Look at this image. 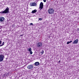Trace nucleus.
Wrapping results in <instances>:
<instances>
[{"instance_id": "f257e3e1", "label": "nucleus", "mask_w": 79, "mask_h": 79, "mask_svg": "<svg viewBox=\"0 0 79 79\" xmlns=\"http://www.w3.org/2000/svg\"><path fill=\"white\" fill-rule=\"evenodd\" d=\"M9 13H10V11H9V8L8 7L6 8L4 10L0 12V13L2 15V14H8Z\"/></svg>"}, {"instance_id": "f03ea898", "label": "nucleus", "mask_w": 79, "mask_h": 79, "mask_svg": "<svg viewBox=\"0 0 79 79\" xmlns=\"http://www.w3.org/2000/svg\"><path fill=\"white\" fill-rule=\"evenodd\" d=\"M54 10L52 8H49L48 10L49 14H53L54 13Z\"/></svg>"}, {"instance_id": "7ed1b4c3", "label": "nucleus", "mask_w": 79, "mask_h": 79, "mask_svg": "<svg viewBox=\"0 0 79 79\" xmlns=\"http://www.w3.org/2000/svg\"><path fill=\"white\" fill-rule=\"evenodd\" d=\"M5 58V56L3 54H0V62L3 61V59Z\"/></svg>"}, {"instance_id": "20e7f679", "label": "nucleus", "mask_w": 79, "mask_h": 79, "mask_svg": "<svg viewBox=\"0 0 79 79\" xmlns=\"http://www.w3.org/2000/svg\"><path fill=\"white\" fill-rule=\"evenodd\" d=\"M34 64H33L29 65L27 67V68L29 69H33L34 68Z\"/></svg>"}, {"instance_id": "39448f33", "label": "nucleus", "mask_w": 79, "mask_h": 79, "mask_svg": "<svg viewBox=\"0 0 79 79\" xmlns=\"http://www.w3.org/2000/svg\"><path fill=\"white\" fill-rule=\"evenodd\" d=\"M44 7V3L42 2H41L40 5L39 9L40 10H42L43 9V7Z\"/></svg>"}, {"instance_id": "423d86ee", "label": "nucleus", "mask_w": 79, "mask_h": 79, "mask_svg": "<svg viewBox=\"0 0 79 79\" xmlns=\"http://www.w3.org/2000/svg\"><path fill=\"white\" fill-rule=\"evenodd\" d=\"M36 46L37 47H41L42 46V43L41 42H38L37 43Z\"/></svg>"}, {"instance_id": "0eeeda50", "label": "nucleus", "mask_w": 79, "mask_h": 79, "mask_svg": "<svg viewBox=\"0 0 79 79\" xmlns=\"http://www.w3.org/2000/svg\"><path fill=\"white\" fill-rule=\"evenodd\" d=\"M30 5L31 6H35L37 5L36 3L35 2L31 3Z\"/></svg>"}, {"instance_id": "6e6552de", "label": "nucleus", "mask_w": 79, "mask_h": 79, "mask_svg": "<svg viewBox=\"0 0 79 79\" xmlns=\"http://www.w3.org/2000/svg\"><path fill=\"white\" fill-rule=\"evenodd\" d=\"M0 21L1 22H4L5 21V18L3 17H0Z\"/></svg>"}, {"instance_id": "1a4fd4ad", "label": "nucleus", "mask_w": 79, "mask_h": 79, "mask_svg": "<svg viewBox=\"0 0 79 79\" xmlns=\"http://www.w3.org/2000/svg\"><path fill=\"white\" fill-rule=\"evenodd\" d=\"M78 43V39L75 40L73 42V44H77Z\"/></svg>"}, {"instance_id": "9d476101", "label": "nucleus", "mask_w": 79, "mask_h": 79, "mask_svg": "<svg viewBox=\"0 0 79 79\" xmlns=\"http://www.w3.org/2000/svg\"><path fill=\"white\" fill-rule=\"evenodd\" d=\"M40 63L39 62H36L34 64V65L35 66H39L40 64Z\"/></svg>"}, {"instance_id": "9b49d317", "label": "nucleus", "mask_w": 79, "mask_h": 79, "mask_svg": "<svg viewBox=\"0 0 79 79\" xmlns=\"http://www.w3.org/2000/svg\"><path fill=\"white\" fill-rule=\"evenodd\" d=\"M36 12H37V10H34L32 11L31 13H35Z\"/></svg>"}, {"instance_id": "f8f14e48", "label": "nucleus", "mask_w": 79, "mask_h": 79, "mask_svg": "<svg viewBox=\"0 0 79 79\" xmlns=\"http://www.w3.org/2000/svg\"><path fill=\"white\" fill-rule=\"evenodd\" d=\"M28 50L29 52H31L32 51V49L31 48H29L28 49Z\"/></svg>"}, {"instance_id": "ddd939ff", "label": "nucleus", "mask_w": 79, "mask_h": 79, "mask_svg": "<svg viewBox=\"0 0 79 79\" xmlns=\"http://www.w3.org/2000/svg\"><path fill=\"white\" fill-rule=\"evenodd\" d=\"M4 44H5V42H3L2 44L0 45V46H1V47H2V46H3V45H4Z\"/></svg>"}, {"instance_id": "4468645a", "label": "nucleus", "mask_w": 79, "mask_h": 79, "mask_svg": "<svg viewBox=\"0 0 79 79\" xmlns=\"http://www.w3.org/2000/svg\"><path fill=\"white\" fill-rule=\"evenodd\" d=\"M44 53V51L42 50L41 52H40V54L41 55H43Z\"/></svg>"}, {"instance_id": "2eb2a0df", "label": "nucleus", "mask_w": 79, "mask_h": 79, "mask_svg": "<svg viewBox=\"0 0 79 79\" xmlns=\"http://www.w3.org/2000/svg\"><path fill=\"white\" fill-rule=\"evenodd\" d=\"M2 41L0 40V45H1V44H2ZM1 47V46H0Z\"/></svg>"}, {"instance_id": "dca6fc26", "label": "nucleus", "mask_w": 79, "mask_h": 79, "mask_svg": "<svg viewBox=\"0 0 79 79\" xmlns=\"http://www.w3.org/2000/svg\"><path fill=\"white\" fill-rule=\"evenodd\" d=\"M42 18H40L39 19V20H40V21H42Z\"/></svg>"}, {"instance_id": "f3484780", "label": "nucleus", "mask_w": 79, "mask_h": 79, "mask_svg": "<svg viewBox=\"0 0 79 79\" xmlns=\"http://www.w3.org/2000/svg\"><path fill=\"white\" fill-rule=\"evenodd\" d=\"M30 52L31 55H32V51H30Z\"/></svg>"}, {"instance_id": "a211bd4d", "label": "nucleus", "mask_w": 79, "mask_h": 79, "mask_svg": "<svg viewBox=\"0 0 79 79\" xmlns=\"http://www.w3.org/2000/svg\"><path fill=\"white\" fill-rule=\"evenodd\" d=\"M69 41H68L67 42V44H69Z\"/></svg>"}, {"instance_id": "6ab92c4d", "label": "nucleus", "mask_w": 79, "mask_h": 79, "mask_svg": "<svg viewBox=\"0 0 79 79\" xmlns=\"http://www.w3.org/2000/svg\"><path fill=\"white\" fill-rule=\"evenodd\" d=\"M23 35H24V34L20 35V37H22V36H23Z\"/></svg>"}, {"instance_id": "aec40b11", "label": "nucleus", "mask_w": 79, "mask_h": 79, "mask_svg": "<svg viewBox=\"0 0 79 79\" xmlns=\"http://www.w3.org/2000/svg\"><path fill=\"white\" fill-rule=\"evenodd\" d=\"M46 5L48 6L49 5V4L48 3H47Z\"/></svg>"}, {"instance_id": "412c9836", "label": "nucleus", "mask_w": 79, "mask_h": 79, "mask_svg": "<svg viewBox=\"0 0 79 79\" xmlns=\"http://www.w3.org/2000/svg\"><path fill=\"white\" fill-rule=\"evenodd\" d=\"M43 1H44V2H46V0H43Z\"/></svg>"}, {"instance_id": "4be33fe9", "label": "nucleus", "mask_w": 79, "mask_h": 79, "mask_svg": "<svg viewBox=\"0 0 79 79\" xmlns=\"http://www.w3.org/2000/svg\"><path fill=\"white\" fill-rule=\"evenodd\" d=\"M30 25H33V23H30Z\"/></svg>"}, {"instance_id": "5701e85b", "label": "nucleus", "mask_w": 79, "mask_h": 79, "mask_svg": "<svg viewBox=\"0 0 79 79\" xmlns=\"http://www.w3.org/2000/svg\"><path fill=\"white\" fill-rule=\"evenodd\" d=\"M60 62H61V60H60V61H59L58 63H60Z\"/></svg>"}, {"instance_id": "b1692460", "label": "nucleus", "mask_w": 79, "mask_h": 79, "mask_svg": "<svg viewBox=\"0 0 79 79\" xmlns=\"http://www.w3.org/2000/svg\"><path fill=\"white\" fill-rule=\"evenodd\" d=\"M73 42L72 41H69V43H71V42Z\"/></svg>"}, {"instance_id": "393cba45", "label": "nucleus", "mask_w": 79, "mask_h": 79, "mask_svg": "<svg viewBox=\"0 0 79 79\" xmlns=\"http://www.w3.org/2000/svg\"><path fill=\"white\" fill-rule=\"evenodd\" d=\"M7 59H8V58H6V60H7Z\"/></svg>"}, {"instance_id": "a878e982", "label": "nucleus", "mask_w": 79, "mask_h": 79, "mask_svg": "<svg viewBox=\"0 0 79 79\" xmlns=\"http://www.w3.org/2000/svg\"><path fill=\"white\" fill-rule=\"evenodd\" d=\"M78 31H79V29H78Z\"/></svg>"}]
</instances>
